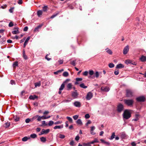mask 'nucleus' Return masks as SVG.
<instances>
[{
    "instance_id": "nucleus-1",
    "label": "nucleus",
    "mask_w": 146,
    "mask_h": 146,
    "mask_svg": "<svg viewBox=\"0 0 146 146\" xmlns=\"http://www.w3.org/2000/svg\"><path fill=\"white\" fill-rule=\"evenodd\" d=\"M124 104L128 106L132 107L134 104V100L133 99H125L124 100Z\"/></svg>"
},
{
    "instance_id": "nucleus-2",
    "label": "nucleus",
    "mask_w": 146,
    "mask_h": 146,
    "mask_svg": "<svg viewBox=\"0 0 146 146\" xmlns=\"http://www.w3.org/2000/svg\"><path fill=\"white\" fill-rule=\"evenodd\" d=\"M131 116V114L128 110H125L123 114V117L126 119H128Z\"/></svg>"
},
{
    "instance_id": "nucleus-3",
    "label": "nucleus",
    "mask_w": 146,
    "mask_h": 146,
    "mask_svg": "<svg viewBox=\"0 0 146 146\" xmlns=\"http://www.w3.org/2000/svg\"><path fill=\"white\" fill-rule=\"evenodd\" d=\"M126 96L127 97H132L133 96V92L131 90L127 89L126 90Z\"/></svg>"
},
{
    "instance_id": "nucleus-4",
    "label": "nucleus",
    "mask_w": 146,
    "mask_h": 146,
    "mask_svg": "<svg viewBox=\"0 0 146 146\" xmlns=\"http://www.w3.org/2000/svg\"><path fill=\"white\" fill-rule=\"evenodd\" d=\"M124 109V106L121 103L119 104L117 106V111L118 112L120 113Z\"/></svg>"
},
{
    "instance_id": "nucleus-5",
    "label": "nucleus",
    "mask_w": 146,
    "mask_h": 146,
    "mask_svg": "<svg viewBox=\"0 0 146 146\" xmlns=\"http://www.w3.org/2000/svg\"><path fill=\"white\" fill-rule=\"evenodd\" d=\"M145 97L143 96H139L136 98V100L138 102H143L145 101Z\"/></svg>"
},
{
    "instance_id": "nucleus-6",
    "label": "nucleus",
    "mask_w": 146,
    "mask_h": 146,
    "mask_svg": "<svg viewBox=\"0 0 146 146\" xmlns=\"http://www.w3.org/2000/svg\"><path fill=\"white\" fill-rule=\"evenodd\" d=\"M70 80L69 79H66L63 82V83L61 84V86L60 88L59 89V90L60 91H61L62 90L65 86V84H65L66 83H67Z\"/></svg>"
},
{
    "instance_id": "nucleus-7",
    "label": "nucleus",
    "mask_w": 146,
    "mask_h": 146,
    "mask_svg": "<svg viewBox=\"0 0 146 146\" xmlns=\"http://www.w3.org/2000/svg\"><path fill=\"white\" fill-rule=\"evenodd\" d=\"M93 96V94L91 92H89L87 94L86 98L88 100H90L92 97Z\"/></svg>"
},
{
    "instance_id": "nucleus-8",
    "label": "nucleus",
    "mask_w": 146,
    "mask_h": 146,
    "mask_svg": "<svg viewBox=\"0 0 146 146\" xmlns=\"http://www.w3.org/2000/svg\"><path fill=\"white\" fill-rule=\"evenodd\" d=\"M129 50V46L128 45H127L124 47L123 50V54H127Z\"/></svg>"
},
{
    "instance_id": "nucleus-9",
    "label": "nucleus",
    "mask_w": 146,
    "mask_h": 146,
    "mask_svg": "<svg viewBox=\"0 0 146 146\" xmlns=\"http://www.w3.org/2000/svg\"><path fill=\"white\" fill-rule=\"evenodd\" d=\"M77 90H75V92H72V96L74 98H76L78 94L77 92Z\"/></svg>"
},
{
    "instance_id": "nucleus-10",
    "label": "nucleus",
    "mask_w": 146,
    "mask_h": 146,
    "mask_svg": "<svg viewBox=\"0 0 146 146\" xmlns=\"http://www.w3.org/2000/svg\"><path fill=\"white\" fill-rule=\"evenodd\" d=\"M15 30L13 31L12 32V33L13 34H17L19 33V32L18 30L19 28L17 27H16L14 28Z\"/></svg>"
},
{
    "instance_id": "nucleus-11",
    "label": "nucleus",
    "mask_w": 146,
    "mask_h": 146,
    "mask_svg": "<svg viewBox=\"0 0 146 146\" xmlns=\"http://www.w3.org/2000/svg\"><path fill=\"white\" fill-rule=\"evenodd\" d=\"M101 89L102 91L107 92L109 91L110 89L107 86L105 87H102L101 88Z\"/></svg>"
},
{
    "instance_id": "nucleus-12",
    "label": "nucleus",
    "mask_w": 146,
    "mask_h": 146,
    "mask_svg": "<svg viewBox=\"0 0 146 146\" xmlns=\"http://www.w3.org/2000/svg\"><path fill=\"white\" fill-rule=\"evenodd\" d=\"M38 98V97L35 95H31L29 97V98L31 100H35V99L37 98Z\"/></svg>"
},
{
    "instance_id": "nucleus-13",
    "label": "nucleus",
    "mask_w": 146,
    "mask_h": 146,
    "mask_svg": "<svg viewBox=\"0 0 146 146\" xmlns=\"http://www.w3.org/2000/svg\"><path fill=\"white\" fill-rule=\"evenodd\" d=\"M74 104L75 106L78 107H80L81 106V104L80 102L78 101L75 102Z\"/></svg>"
},
{
    "instance_id": "nucleus-14",
    "label": "nucleus",
    "mask_w": 146,
    "mask_h": 146,
    "mask_svg": "<svg viewBox=\"0 0 146 146\" xmlns=\"http://www.w3.org/2000/svg\"><path fill=\"white\" fill-rule=\"evenodd\" d=\"M42 130L43 133L42 134H46L48 133L50 131L49 129H47L46 130H45L44 129H42Z\"/></svg>"
},
{
    "instance_id": "nucleus-15",
    "label": "nucleus",
    "mask_w": 146,
    "mask_h": 146,
    "mask_svg": "<svg viewBox=\"0 0 146 146\" xmlns=\"http://www.w3.org/2000/svg\"><path fill=\"white\" fill-rule=\"evenodd\" d=\"M30 37H28L25 40L24 42V45H23V47L24 48H25V47L26 45H27V44L28 43V41L30 39Z\"/></svg>"
},
{
    "instance_id": "nucleus-16",
    "label": "nucleus",
    "mask_w": 146,
    "mask_h": 146,
    "mask_svg": "<svg viewBox=\"0 0 146 146\" xmlns=\"http://www.w3.org/2000/svg\"><path fill=\"white\" fill-rule=\"evenodd\" d=\"M124 67V66H123L122 64H117L116 67V68L117 69H119L123 68Z\"/></svg>"
},
{
    "instance_id": "nucleus-17",
    "label": "nucleus",
    "mask_w": 146,
    "mask_h": 146,
    "mask_svg": "<svg viewBox=\"0 0 146 146\" xmlns=\"http://www.w3.org/2000/svg\"><path fill=\"white\" fill-rule=\"evenodd\" d=\"M72 85L71 83H69L68 84L67 86V90H70L72 88Z\"/></svg>"
},
{
    "instance_id": "nucleus-18",
    "label": "nucleus",
    "mask_w": 146,
    "mask_h": 146,
    "mask_svg": "<svg viewBox=\"0 0 146 146\" xmlns=\"http://www.w3.org/2000/svg\"><path fill=\"white\" fill-rule=\"evenodd\" d=\"M60 12L59 11H56L55 13L53 15H52L50 18L53 19L56 17L58 14Z\"/></svg>"
},
{
    "instance_id": "nucleus-19",
    "label": "nucleus",
    "mask_w": 146,
    "mask_h": 146,
    "mask_svg": "<svg viewBox=\"0 0 146 146\" xmlns=\"http://www.w3.org/2000/svg\"><path fill=\"white\" fill-rule=\"evenodd\" d=\"M82 80V79L81 78H76V82H75V84H79L78 82V81H81Z\"/></svg>"
},
{
    "instance_id": "nucleus-20",
    "label": "nucleus",
    "mask_w": 146,
    "mask_h": 146,
    "mask_svg": "<svg viewBox=\"0 0 146 146\" xmlns=\"http://www.w3.org/2000/svg\"><path fill=\"white\" fill-rule=\"evenodd\" d=\"M139 115L138 114H135V118L133 120L134 121H137L139 119Z\"/></svg>"
},
{
    "instance_id": "nucleus-21",
    "label": "nucleus",
    "mask_w": 146,
    "mask_h": 146,
    "mask_svg": "<svg viewBox=\"0 0 146 146\" xmlns=\"http://www.w3.org/2000/svg\"><path fill=\"white\" fill-rule=\"evenodd\" d=\"M140 59L141 61L144 62L146 60V57L145 56H142L140 58Z\"/></svg>"
},
{
    "instance_id": "nucleus-22",
    "label": "nucleus",
    "mask_w": 146,
    "mask_h": 146,
    "mask_svg": "<svg viewBox=\"0 0 146 146\" xmlns=\"http://www.w3.org/2000/svg\"><path fill=\"white\" fill-rule=\"evenodd\" d=\"M94 74V75L92 77L93 79L95 78V77L96 78H98L99 75V72L97 71H96Z\"/></svg>"
},
{
    "instance_id": "nucleus-23",
    "label": "nucleus",
    "mask_w": 146,
    "mask_h": 146,
    "mask_svg": "<svg viewBox=\"0 0 146 146\" xmlns=\"http://www.w3.org/2000/svg\"><path fill=\"white\" fill-rule=\"evenodd\" d=\"M42 24L38 26L37 27L35 28V29H34V31L35 32L38 31V29L42 27Z\"/></svg>"
},
{
    "instance_id": "nucleus-24",
    "label": "nucleus",
    "mask_w": 146,
    "mask_h": 146,
    "mask_svg": "<svg viewBox=\"0 0 146 146\" xmlns=\"http://www.w3.org/2000/svg\"><path fill=\"white\" fill-rule=\"evenodd\" d=\"M18 65V63L17 61H16L13 62V69H15L16 66H17Z\"/></svg>"
},
{
    "instance_id": "nucleus-25",
    "label": "nucleus",
    "mask_w": 146,
    "mask_h": 146,
    "mask_svg": "<svg viewBox=\"0 0 146 146\" xmlns=\"http://www.w3.org/2000/svg\"><path fill=\"white\" fill-rule=\"evenodd\" d=\"M100 141L102 142V143H103L104 144H105L108 145H109L110 144V143L108 142H106L104 140L102 139H101L100 140Z\"/></svg>"
},
{
    "instance_id": "nucleus-26",
    "label": "nucleus",
    "mask_w": 146,
    "mask_h": 146,
    "mask_svg": "<svg viewBox=\"0 0 146 146\" xmlns=\"http://www.w3.org/2000/svg\"><path fill=\"white\" fill-rule=\"evenodd\" d=\"M40 141L43 143H45L46 141V138L44 137H42L40 138Z\"/></svg>"
},
{
    "instance_id": "nucleus-27",
    "label": "nucleus",
    "mask_w": 146,
    "mask_h": 146,
    "mask_svg": "<svg viewBox=\"0 0 146 146\" xmlns=\"http://www.w3.org/2000/svg\"><path fill=\"white\" fill-rule=\"evenodd\" d=\"M6 41V38L5 37H3L0 39V42L1 44H3L4 42Z\"/></svg>"
},
{
    "instance_id": "nucleus-28",
    "label": "nucleus",
    "mask_w": 146,
    "mask_h": 146,
    "mask_svg": "<svg viewBox=\"0 0 146 146\" xmlns=\"http://www.w3.org/2000/svg\"><path fill=\"white\" fill-rule=\"evenodd\" d=\"M76 123L80 125H82V123L81 120L80 119H78L76 121Z\"/></svg>"
},
{
    "instance_id": "nucleus-29",
    "label": "nucleus",
    "mask_w": 146,
    "mask_h": 146,
    "mask_svg": "<svg viewBox=\"0 0 146 146\" xmlns=\"http://www.w3.org/2000/svg\"><path fill=\"white\" fill-rule=\"evenodd\" d=\"M80 86L81 88H83L84 89H85L87 88V86H85L84 83H82L80 84Z\"/></svg>"
},
{
    "instance_id": "nucleus-30",
    "label": "nucleus",
    "mask_w": 146,
    "mask_h": 146,
    "mask_svg": "<svg viewBox=\"0 0 146 146\" xmlns=\"http://www.w3.org/2000/svg\"><path fill=\"white\" fill-rule=\"evenodd\" d=\"M30 139V137L28 138L27 137L25 136L22 139V141H27L28 139Z\"/></svg>"
},
{
    "instance_id": "nucleus-31",
    "label": "nucleus",
    "mask_w": 146,
    "mask_h": 146,
    "mask_svg": "<svg viewBox=\"0 0 146 146\" xmlns=\"http://www.w3.org/2000/svg\"><path fill=\"white\" fill-rule=\"evenodd\" d=\"M48 8L47 6H45L42 7L43 11L44 12H46Z\"/></svg>"
},
{
    "instance_id": "nucleus-32",
    "label": "nucleus",
    "mask_w": 146,
    "mask_h": 146,
    "mask_svg": "<svg viewBox=\"0 0 146 146\" xmlns=\"http://www.w3.org/2000/svg\"><path fill=\"white\" fill-rule=\"evenodd\" d=\"M42 13V11L41 10H39L37 12V15L39 17L41 15Z\"/></svg>"
},
{
    "instance_id": "nucleus-33",
    "label": "nucleus",
    "mask_w": 146,
    "mask_h": 146,
    "mask_svg": "<svg viewBox=\"0 0 146 146\" xmlns=\"http://www.w3.org/2000/svg\"><path fill=\"white\" fill-rule=\"evenodd\" d=\"M10 122H7L5 123L4 124V126L6 128H7V127H8L10 126Z\"/></svg>"
},
{
    "instance_id": "nucleus-34",
    "label": "nucleus",
    "mask_w": 146,
    "mask_h": 146,
    "mask_svg": "<svg viewBox=\"0 0 146 146\" xmlns=\"http://www.w3.org/2000/svg\"><path fill=\"white\" fill-rule=\"evenodd\" d=\"M14 118L15 121L16 122L18 121L19 119V117H17V116H14Z\"/></svg>"
},
{
    "instance_id": "nucleus-35",
    "label": "nucleus",
    "mask_w": 146,
    "mask_h": 146,
    "mask_svg": "<svg viewBox=\"0 0 146 146\" xmlns=\"http://www.w3.org/2000/svg\"><path fill=\"white\" fill-rule=\"evenodd\" d=\"M30 137L33 138H35L37 137V135L36 134L33 133L30 135Z\"/></svg>"
},
{
    "instance_id": "nucleus-36",
    "label": "nucleus",
    "mask_w": 146,
    "mask_h": 146,
    "mask_svg": "<svg viewBox=\"0 0 146 146\" xmlns=\"http://www.w3.org/2000/svg\"><path fill=\"white\" fill-rule=\"evenodd\" d=\"M23 58L25 59H26V60L27 59V55L25 54V51L24 50H23Z\"/></svg>"
},
{
    "instance_id": "nucleus-37",
    "label": "nucleus",
    "mask_w": 146,
    "mask_h": 146,
    "mask_svg": "<svg viewBox=\"0 0 146 146\" xmlns=\"http://www.w3.org/2000/svg\"><path fill=\"white\" fill-rule=\"evenodd\" d=\"M69 75L68 72H63V76L64 77H67Z\"/></svg>"
},
{
    "instance_id": "nucleus-38",
    "label": "nucleus",
    "mask_w": 146,
    "mask_h": 146,
    "mask_svg": "<svg viewBox=\"0 0 146 146\" xmlns=\"http://www.w3.org/2000/svg\"><path fill=\"white\" fill-rule=\"evenodd\" d=\"M114 64L113 63H110L108 64L109 67L110 68H112L114 66Z\"/></svg>"
},
{
    "instance_id": "nucleus-39",
    "label": "nucleus",
    "mask_w": 146,
    "mask_h": 146,
    "mask_svg": "<svg viewBox=\"0 0 146 146\" xmlns=\"http://www.w3.org/2000/svg\"><path fill=\"white\" fill-rule=\"evenodd\" d=\"M106 52L109 54L111 55L112 54V51L110 49H108L106 51Z\"/></svg>"
},
{
    "instance_id": "nucleus-40",
    "label": "nucleus",
    "mask_w": 146,
    "mask_h": 146,
    "mask_svg": "<svg viewBox=\"0 0 146 146\" xmlns=\"http://www.w3.org/2000/svg\"><path fill=\"white\" fill-rule=\"evenodd\" d=\"M99 142V141H98V140L96 139H95L93 141H92L90 143L91 144H93L95 143H98Z\"/></svg>"
},
{
    "instance_id": "nucleus-41",
    "label": "nucleus",
    "mask_w": 146,
    "mask_h": 146,
    "mask_svg": "<svg viewBox=\"0 0 146 146\" xmlns=\"http://www.w3.org/2000/svg\"><path fill=\"white\" fill-rule=\"evenodd\" d=\"M41 84L40 82H38L35 83V86L36 87L37 86H40Z\"/></svg>"
},
{
    "instance_id": "nucleus-42",
    "label": "nucleus",
    "mask_w": 146,
    "mask_h": 146,
    "mask_svg": "<svg viewBox=\"0 0 146 146\" xmlns=\"http://www.w3.org/2000/svg\"><path fill=\"white\" fill-rule=\"evenodd\" d=\"M89 74L90 76L93 75L94 74V72L92 70H89Z\"/></svg>"
},
{
    "instance_id": "nucleus-43",
    "label": "nucleus",
    "mask_w": 146,
    "mask_h": 146,
    "mask_svg": "<svg viewBox=\"0 0 146 146\" xmlns=\"http://www.w3.org/2000/svg\"><path fill=\"white\" fill-rule=\"evenodd\" d=\"M76 60H73V61L71 62L70 63V64L74 66H75L76 65Z\"/></svg>"
},
{
    "instance_id": "nucleus-44",
    "label": "nucleus",
    "mask_w": 146,
    "mask_h": 146,
    "mask_svg": "<svg viewBox=\"0 0 146 146\" xmlns=\"http://www.w3.org/2000/svg\"><path fill=\"white\" fill-rule=\"evenodd\" d=\"M115 136V133L114 132L113 133H112V135H111V138L110 139L111 140V139H112L114 138Z\"/></svg>"
},
{
    "instance_id": "nucleus-45",
    "label": "nucleus",
    "mask_w": 146,
    "mask_h": 146,
    "mask_svg": "<svg viewBox=\"0 0 146 146\" xmlns=\"http://www.w3.org/2000/svg\"><path fill=\"white\" fill-rule=\"evenodd\" d=\"M54 123V121H49L48 123V125L49 126H51Z\"/></svg>"
},
{
    "instance_id": "nucleus-46",
    "label": "nucleus",
    "mask_w": 146,
    "mask_h": 146,
    "mask_svg": "<svg viewBox=\"0 0 146 146\" xmlns=\"http://www.w3.org/2000/svg\"><path fill=\"white\" fill-rule=\"evenodd\" d=\"M66 118L68 120V121L70 122H71L72 123L73 120L72 118L71 117H67Z\"/></svg>"
},
{
    "instance_id": "nucleus-47",
    "label": "nucleus",
    "mask_w": 146,
    "mask_h": 146,
    "mask_svg": "<svg viewBox=\"0 0 146 146\" xmlns=\"http://www.w3.org/2000/svg\"><path fill=\"white\" fill-rule=\"evenodd\" d=\"M119 70H115V71L114 72V74L115 75H117L119 74Z\"/></svg>"
},
{
    "instance_id": "nucleus-48",
    "label": "nucleus",
    "mask_w": 146,
    "mask_h": 146,
    "mask_svg": "<svg viewBox=\"0 0 146 146\" xmlns=\"http://www.w3.org/2000/svg\"><path fill=\"white\" fill-rule=\"evenodd\" d=\"M59 138H61V139H64L65 138V136L64 135L62 134H60L59 135Z\"/></svg>"
},
{
    "instance_id": "nucleus-49",
    "label": "nucleus",
    "mask_w": 146,
    "mask_h": 146,
    "mask_svg": "<svg viewBox=\"0 0 146 146\" xmlns=\"http://www.w3.org/2000/svg\"><path fill=\"white\" fill-rule=\"evenodd\" d=\"M126 62L129 64H135L132 63V61L131 60H126Z\"/></svg>"
},
{
    "instance_id": "nucleus-50",
    "label": "nucleus",
    "mask_w": 146,
    "mask_h": 146,
    "mask_svg": "<svg viewBox=\"0 0 146 146\" xmlns=\"http://www.w3.org/2000/svg\"><path fill=\"white\" fill-rule=\"evenodd\" d=\"M90 117V116L89 114L88 113L86 114L85 115V117L86 119L89 118Z\"/></svg>"
},
{
    "instance_id": "nucleus-51",
    "label": "nucleus",
    "mask_w": 146,
    "mask_h": 146,
    "mask_svg": "<svg viewBox=\"0 0 146 146\" xmlns=\"http://www.w3.org/2000/svg\"><path fill=\"white\" fill-rule=\"evenodd\" d=\"M78 115H74L73 116V119L75 120H76L78 118Z\"/></svg>"
},
{
    "instance_id": "nucleus-52",
    "label": "nucleus",
    "mask_w": 146,
    "mask_h": 146,
    "mask_svg": "<svg viewBox=\"0 0 146 146\" xmlns=\"http://www.w3.org/2000/svg\"><path fill=\"white\" fill-rule=\"evenodd\" d=\"M36 116L38 117V118L37 119V120L38 121H40L41 120V119H42L41 117L40 116H39L38 115H37Z\"/></svg>"
},
{
    "instance_id": "nucleus-53",
    "label": "nucleus",
    "mask_w": 146,
    "mask_h": 146,
    "mask_svg": "<svg viewBox=\"0 0 146 146\" xmlns=\"http://www.w3.org/2000/svg\"><path fill=\"white\" fill-rule=\"evenodd\" d=\"M88 74V72L87 71H85L83 73V75L85 76H87Z\"/></svg>"
},
{
    "instance_id": "nucleus-54",
    "label": "nucleus",
    "mask_w": 146,
    "mask_h": 146,
    "mask_svg": "<svg viewBox=\"0 0 146 146\" xmlns=\"http://www.w3.org/2000/svg\"><path fill=\"white\" fill-rule=\"evenodd\" d=\"M62 123V121H56L54 123V124L55 125L60 124Z\"/></svg>"
},
{
    "instance_id": "nucleus-55",
    "label": "nucleus",
    "mask_w": 146,
    "mask_h": 146,
    "mask_svg": "<svg viewBox=\"0 0 146 146\" xmlns=\"http://www.w3.org/2000/svg\"><path fill=\"white\" fill-rule=\"evenodd\" d=\"M8 26L9 27H12L13 26V23L12 22H10Z\"/></svg>"
},
{
    "instance_id": "nucleus-56",
    "label": "nucleus",
    "mask_w": 146,
    "mask_h": 146,
    "mask_svg": "<svg viewBox=\"0 0 146 146\" xmlns=\"http://www.w3.org/2000/svg\"><path fill=\"white\" fill-rule=\"evenodd\" d=\"M61 70H58L56 72H54V73L55 74H58L59 73L61 72Z\"/></svg>"
},
{
    "instance_id": "nucleus-57",
    "label": "nucleus",
    "mask_w": 146,
    "mask_h": 146,
    "mask_svg": "<svg viewBox=\"0 0 146 146\" xmlns=\"http://www.w3.org/2000/svg\"><path fill=\"white\" fill-rule=\"evenodd\" d=\"M48 54H47L45 57V58L47 60L49 61L51 59V58H48Z\"/></svg>"
},
{
    "instance_id": "nucleus-58",
    "label": "nucleus",
    "mask_w": 146,
    "mask_h": 146,
    "mask_svg": "<svg viewBox=\"0 0 146 146\" xmlns=\"http://www.w3.org/2000/svg\"><path fill=\"white\" fill-rule=\"evenodd\" d=\"M60 129V127L59 125H56L54 127V129Z\"/></svg>"
},
{
    "instance_id": "nucleus-59",
    "label": "nucleus",
    "mask_w": 146,
    "mask_h": 146,
    "mask_svg": "<svg viewBox=\"0 0 146 146\" xmlns=\"http://www.w3.org/2000/svg\"><path fill=\"white\" fill-rule=\"evenodd\" d=\"M31 121V119L29 118H27L26 119L25 121L26 123H29Z\"/></svg>"
},
{
    "instance_id": "nucleus-60",
    "label": "nucleus",
    "mask_w": 146,
    "mask_h": 146,
    "mask_svg": "<svg viewBox=\"0 0 146 146\" xmlns=\"http://www.w3.org/2000/svg\"><path fill=\"white\" fill-rule=\"evenodd\" d=\"M17 3L21 5L23 3V1L22 0H18L17 1Z\"/></svg>"
},
{
    "instance_id": "nucleus-61",
    "label": "nucleus",
    "mask_w": 146,
    "mask_h": 146,
    "mask_svg": "<svg viewBox=\"0 0 146 146\" xmlns=\"http://www.w3.org/2000/svg\"><path fill=\"white\" fill-rule=\"evenodd\" d=\"M11 83L12 85H15V81L13 80H12L11 81Z\"/></svg>"
},
{
    "instance_id": "nucleus-62",
    "label": "nucleus",
    "mask_w": 146,
    "mask_h": 146,
    "mask_svg": "<svg viewBox=\"0 0 146 146\" xmlns=\"http://www.w3.org/2000/svg\"><path fill=\"white\" fill-rule=\"evenodd\" d=\"M90 143H84L83 144V145L84 146H90Z\"/></svg>"
},
{
    "instance_id": "nucleus-63",
    "label": "nucleus",
    "mask_w": 146,
    "mask_h": 146,
    "mask_svg": "<svg viewBox=\"0 0 146 146\" xmlns=\"http://www.w3.org/2000/svg\"><path fill=\"white\" fill-rule=\"evenodd\" d=\"M28 27L27 26L26 27H24V29H23V31H27L28 29Z\"/></svg>"
},
{
    "instance_id": "nucleus-64",
    "label": "nucleus",
    "mask_w": 146,
    "mask_h": 146,
    "mask_svg": "<svg viewBox=\"0 0 146 146\" xmlns=\"http://www.w3.org/2000/svg\"><path fill=\"white\" fill-rule=\"evenodd\" d=\"M80 139V137L79 136H78V135H77V136L76 137H75V139L76 140V141H78Z\"/></svg>"
}]
</instances>
